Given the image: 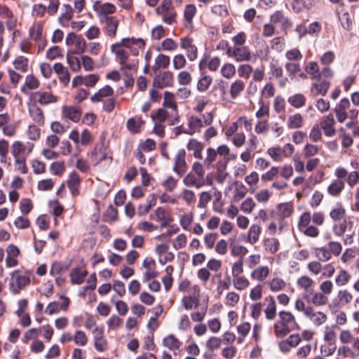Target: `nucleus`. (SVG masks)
Returning <instances> with one entry per match:
<instances>
[{
  "label": "nucleus",
  "instance_id": "1",
  "mask_svg": "<svg viewBox=\"0 0 359 359\" xmlns=\"http://www.w3.org/2000/svg\"><path fill=\"white\" fill-rule=\"evenodd\" d=\"M313 280L309 276H303L297 280L298 285L304 289V294L302 299H297L295 308L304 314L312 318L314 316V293L313 292Z\"/></svg>",
  "mask_w": 359,
  "mask_h": 359
},
{
  "label": "nucleus",
  "instance_id": "22",
  "mask_svg": "<svg viewBox=\"0 0 359 359\" xmlns=\"http://www.w3.org/2000/svg\"><path fill=\"white\" fill-rule=\"evenodd\" d=\"M162 344L177 355L180 353L183 343L175 335L170 334L163 339Z\"/></svg>",
  "mask_w": 359,
  "mask_h": 359
},
{
  "label": "nucleus",
  "instance_id": "10",
  "mask_svg": "<svg viewBox=\"0 0 359 359\" xmlns=\"http://www.w3.org/2000/svg\"><path fill=\"white\" fill-rule=\"evenodd\" d=\"M107 147L105 145L104 138L102 137L100 142L95 145L94 149L88 153L93 165L96 166L107 158Z\"/></svg>",
  "mask_w": 359,
  "mask_h": 359
},
{
  "label": "nucleus",
  "instance_id": "61",
  "mask_svg": "<svg viewBox=\"0 0 359 359\" xmlns=\"http://www.w3.org/2000/svg\"><path fill=\"white\" fill-rule=\"evenodd\" d=\"M178 44L176 41L172 38H166L163 40L158 50L172 52L176 50Z\"/></svg>",
  "mask_w": 359,
  "mask_h": 359
},
{
  "label": "nucleus",
  "instance_id": "46",
  "mask_svg": "<svg viewBox=\"0 0 359 359\" xmlns=\"http://www.w3.org/2000/svg\"><path fill=\"white\" fill-rule=\"evenodd\" d=\"M337 13L341 26L346 30H351L352 29L353 20L349 13L345 11L344 7L337 9Z\"/></svg>",
  "mask_w": 359,
  "mask_h": 359
},
{
  "label": "nucleus",
  "instance_id": "53",
  "mask_svg": "<svg viewBox=\"0 0 359 359\" xmlns=\"http://www.w3.org/2000/svg\"><path fill=\"white\" fill-rule=\"evenodd\" d=\"M13 65L15 70L25 73L28 71L29 60L25 56L19 55L15 57Z\"/></svg>",
  "mask_w": 359,
  "mask_h": 359
},
{
  "label": "nucleus",
  "instance_id": "16",
  "mask_svg": "<svg viewBox=\"0 0 359 359\" xmlns=\"http://www.w3.org/2000/svg\"><path fill=\"white\" fill-rule=\"evenodd\" d=\"M60 300L61 302L57 301L50 302L44 311L45 313L52 316L58 313L60 311H67L71 303L70 299L66 296H61Z\"/></svg>",
  "mask_w": 359,
  "mask_h": 359
},
{
  "label": "nucleus",
  "instance_id": "48",
  "mask_svg": "<svg viewBox=\"0 0 359 359\" xmlns=\"http://www.w3.org/2000/svg\"><path fill=\"white\" fill-rule=\"evenodd\" d=\"M170 62L168 55L159 54L155 59V63L152 67L154 72H158L160 69H166Z\"/></svg>",
  "mask_w": 359,
  "mask_h": 359
},
{
  "label": "nucleus",
  "instance_id": "35",
  "mask_svg": "<svg viewBox=\"0 0 359 359\" xmlns=\"http://www.w3.org/2000/svg\"><path fill=\"white\" fill-rule=\"evenodd\" d=\"M144 124L145 121H143L141 116H135L128 119L126 128L130 133L137 134L142 131Z\"/></svg>",
  "mask_w": 359,
  "mask_h": 359
},
{
  "label": "nucleus",
  "instance_id": "7",
  "mask_svg": "<svg viewBox=\"0 0 359 359\" xmlns=\"http://www.w3.org/2000/svg\"><path fill=\"white\" fill-rule=\"evenodd\" d=\"M203 119L196 116H191L188 118V128L182 133L193 135L195 133H200L201 128L204 126H210L213 121L214 115L212 112H207L203 116Z\"/></svg>",
  "mask_w": 359,
  "mask_h": 359
},
{
  "label": "nucleus",
  "instance_id": "2",
  "mask_svg": "<svg viewBox=\"0 0 359 359\" xmlns=\"http://www.w3.org/2000/svg\"><path fill=\"white\" fill-rule=\"evenodd\" d=\"M178 290L187 294L181 300V304L186 311H191L198 307L201 292L198 285L193 284L188 279H184L179 283Z\"/></svg>",
  "mask_w": 359,
  "mask_h": 359
},
{
  "label": "nucleus",
  "instance_id": "57",
  "mask_svg": "<svg viewBox=\"0 0 359 359\" xmlns=\"http://www.w3.org/2000/svg\"><path fill=\"white\" fill-rule=\"evenodd\" d=\"M334 272V267L332 264H328L323 266L320 264L316 262V275L321 273L325 277H330L333 275Z\"/></svg>",
  "mask_w": 359,
  "mask_h": 359
},
{
  "label": "nucleus",
  "instance_id": "11",
  "mask_svg": "<svg viewBox=\"0 0 359 359\" xmlns=\"http://www.w3.org/2000/svg\"><path fill=\"white\" fill-rule=\"evenodd\" d=\"M100 22L102 25V29L105 35L109 38L116 36L119 20L116 16L104 15L100 19Z\"/></svg>",
  "mask_w": 359,
  "mask_h": 359
},
{
  "label": "nucleus",
  "instance_id": "8",
  "mask_svg": "<svg viewBox=\"0 0 359 359\" xmlns=\"http://www.w3.org/2000/svg\"><path fill=\"white\" fill-rule=\"evenodd\" d=\"M334 175L337 179L329 185L327 191L332 196L337 197L344 189L345 183L342 180L346 177L348 170L343 167H338L334 171Z\"/></svg>",
  "mask_w": 359,
  "mask_h": 359
},
{
  "label": "nucleus",
  "instance_id": "17",
  "mask_svg": "<svg viewBox=\"0 0 359 359\" xmlns=\"http://www.w3.org/2000/svg\"><path fill=\"white\" fill-rule=\"evenodd\" d=\"M34 145L32 142L22 143L20 141H15L11 146V153L14 158H23L27 156L32 151Z\"/></svg>",
  "mask_w": 359,
  "mask_h": 359
},
{
  "label": "nucleus",
  "instance_id": "14",
  "mask_svg": "<svg viewBox=\"0 0 359 359\" xmlns=\"http://www.w3.org/2000/svg\"><path fill=\"white\" fill-rule=\"evenodd\" d=\"M163 105L165 108L170 109V126L175 125L180 121V115L177 109V104L172 93L165 91L164 93V100Z\"/></svg>",
  "mask_w": 359,
  "mask_h": 359
},
{
  "label": "nucleus",
  "instance_id": "6",
  "mask_svg": "<svg viewBox=\"0 0 359 359\" xmlns=\"http://www.w3.org/2000/svg\"><path fill=\"white\" fill-rule=\"evenodd\" d=\"M334 111L336 114L337 121L341 123H344L348 118L355 120L359 114L358 109L351 108V102L346 97L341 99L340 101L336 104Z\"/></svg>",
  "mask_w": 359,
  "mask_h": 359
},
{
  "label": "nucleus",
  "instance_id": "26",
  "mask_svg": "<svg viewBox=\"0 0 359 359\" xmlns=\"http://www.w3.org/2000/svg\"><path fill=\"white\" fill-rule=\"evenodd\" d=\"M32 97L41 105L55 104L58 101V97L50 91H36L33 93Z\"/></svg>",
  "mask_w": 359,
  "mask_h": 359
},
{
  "label": "nucleus",
  "instance_id": "24",
  "mask_svg": "<svg viewBox=\"0 0 359 359\" xmlns=\"http://www.w3.org/2000/svg\"><path fill=\"white\" fill-rule=\"evenodd\" d=\"M332 75V72L330 68L328 67H324L319 76L320 77L324 76L325 79H318V82H316V90L322 95H325L330 88V83L328 79L330 78Z\"/></svg>",
  "mask_w": 359,
  "mask_h": 359
},
{
  "label": "nucleus",
  "instance_id": "39",
  "mask_svg": "<svg viewBox=\"0 0 359 359\" xmlns=\"http://www.w3.org/2000/svg\"><path fill=\"white\" fill-rule=\"evenodd\" d=\"M0 17L6 19V27L11 30L15 25L13 21L14 13L13 11L6 5L0 3Z\"/></svg>",
  "mask_w": 359,
  "mask_h": 359
},
{
  "label": "nucleus",
  "instance_id": "36",
  "mask_svg": "<svg viewBox=\"0 0 359 359\" xmlns=\"http://www.w3.org/2000/svg\"><path fill=\"white\" fill-rule=\"evenodd\" d=\"M196 7L194 4L186 5L184 10V25L187 29H192L194 27L193 18L196 14Z\"/></svg>",
  "mask_w": 359,
  "mask_h": 359
},
{
  "label": "nucleus",
  "instance_id": "58",
  "mask_svg": "<svg viewBox=\"0 0 359 359\" xmlns=\"http://www.w3.org/2000/svg\"><path fill=\"white\" fill-rule=\"evenodd\" d=\"M251 329V325L248 322H245L237 326V332L239 337L237 338L238 344H242L245 337L248 334Z\"/></svg>",
  "mask_w": 359,
  "mask_h": 359
},
{
  "label": "nucleus",
  "instance_id": "23",
  "mask_svg": "<svg viewBox=\"0 0 359 359\" xmlns=\"http://www.w3.org/2000/svg\"><path fill=\"white\" fill-rule=\"evenodd\" d=\"M142 266L145 269L143 273V281L148 282L151 279L156 278L158 273L156 271V264L154 259L151 257H147L143 260Z\"/></svg>",
  "mask_w": 359,
  "mask_h": 359
},
{
  "label": "nucleus",
  "instance_id": "49",
  "mask_svg": "<svg viewBox=\"0 0 359 359\" xmlns=\"http://www.w3.org/2000/svg\"><path fill=\"white\" fill-rule=\"evenodd\" d=\"M43 24L42 22H34L29 29V34L32 39L39 41L43 34Z\"/></svg>",
  "mask_w": 359,
  "mask_h": 359
},
{
  "label": "nucleus",
  "instance_id": "3",
  "mask_svg": "<svg viewBox=\"0 0 359 359\" xmlns=\"http://www.w3.org/2000/svg\"><path fill=\"white\" fill-rule=\"evenodd\" d=\"M145 42L142 39L135 38H124L120 42H117L111 46V51L116 55L119 63H124L128 60V53L123 48H126L131 49L133 55H137L138 50L143 49Z\"/></svg>",
  "mask_w": 359,
  "mask_h": 359
},
{
  "label": "nucleus",
  "instance_id": "52",
  "mask_svg": "<svg viewBox=\"0 0 359 359\" xmlns=\"http://www.w3.org/2000/svg\"><path fill=\"white\" fill-rule=\"evenodd\" d=\"M212 83V78L210 75L202 74L198 79L196 88L199 92L203 93L207 91Z\"/></svg>",
  "mask_w": 359,
  "mask_h": 359
},
{
  "label": "nucleus",
  "instance_id": "59",
  "mask_svg": "<svg viewBox=\"0 0 359 359\" xmlns=\"http://www.w3.org/2000/svg\"><path fill=\"white\" fill-rule=\"evenodd\" d=\"M313 0H294L292 3L293 10L300 12L303 10H310L313 7Z\"/></svg>",
  "mask_w": 359,
  "mask_h": 359
},
{
  "label": "nucleus",
  "instance_id": "21",
  "mask_svg": "<svg viewBox=\"0 0 359 359\" xmlns=\"http://www.w3.org/2000/svg\"><path fill=\"white\" fill-rule=\"evenodd\" d=\"M185 158L186 151L183 149L179 150L174 158L173 171L180 177L183 176L188 169Z\"/></svg>",
  "mask_w": 359,
  "mask_h": 359
},
{
  "label": "nucleus",
  "instance_id": "60",
  "mask_svg": "<svg viewBox=\"0 0 359 359\" xmlns=\"http://www.w3.org/2000/svg\"><path fill=\"white\" fill-rule=\"evenodd\" d=\"M287 102L292 107L295 108H300L305 105L306 97L302 93H297L290 96L287 99Z\"/></svg>",
  "mask_w": 359,
  "mask_h": 359
},
{
  "label": "nucleus",
  "instance_id": "20",
  "mask_svg": "<svg viewBox=\"0 0 359 359\" xmlns=\"http://www.w3.org/2000/svg\"><path fill=\"white\" fill-rule=\"evenodd\" d=\"M294 210L293 204L290 202L280 203L277 205V213L275 219L278 220L279 229L283 226V219L292 215Z\"/></svg>",
  "mask_w": 359,
  "mask_h": 359
},
{
  "label": "nucleus",
  "instance_id": "41",
  "mask_svg": "<svg viewBox=\"0 0 359 359\" xmlns=\"http://www.w3.org/2000/svg\"><path fill=\"white\" fill-rule=\"evenodd\" d=\"M269 273L270 269L267 266H259L252 271L250 277L252 280L262 282L267 278Z\"/></svg>",
  "mask_w": 359,
  "mask_h": 359
},
{
  "label": "nucleus",
  "instance_id": "47",
  "mask_svg": "<svg viewBox=\"0 0 359 359\" xmlns=\"http://www.w3.org/2000/svg\"><path fill=\"white\" fill-rule=\"evenodd\" d=\"M221 157H218L217 152L212 147L206 150V157L204 160V165L207 168H216V163Z\"/></svg>",
  "mask_w": 359,
  "mask_h": 359
},
{
  "label": "nucleus",
  "instance_id": "54",
  "mask_svg": "<svg viewBox=\"0 0 359 359\" xmlns=\"http://www.w3.org/2000/svg\"><path fill=\"white\" fill-rule=\"evenodd\" d=\"M245 83L240 79L233 81L230 86V95L232 98L237 97L245 89Z\"/></svg>",
  "mask_w": 359,
  "mask_h": 359
},
{
  "label": "nucleus",
  "instance_id": "34",
  "mask_svg": "<svg viewBox=\"0 0 359 359\" xmlns=\"http://www.w3.org/2000/svg\"><path fill=\"white\" fill-rule=\"evenodd\" d=\"M88 275V271L82 267L73 268L69 273L70 282L72 285H81Z\"/></svg>",
  "mask_w": 359,
  "mask_h": 359
},
{
  "label": "nucleus",
  "instance_id": "38",
  "mask_svg": "<svg viewBox=\"0 0 359 359\" xmlns=\"http://www.w3.org/2000/svg\"><path fill=\"white\" fill-rule=\"evenodd\" d=\"M188 151H193V156L195 158L202 159V151L204 148L203 144L196 139L191 138L187 144Z\"/></svg>",
  "mask_w": 359,
  "mask_h": 359
},
{
  "label": "nucleus",
  "instance_id": "51",
  "mask_svg": "<svg viewBox=\"0 0 359 359\" xmlns=\"http://www.w3.org/2000/svg\"><path fill=\"white\" fill-rule=\"evenodd\" d=\"M232 283L234 288L239 291L245 290L250 286V280L244 276L233 278Z\"/></svg>",
  "mask_w": 359,
  "mask_h": 359
},
{
  "label": "nucleus",
  "instance_id": "45",
  "mask_svg": "<svg viewBox=\"0 0 359 359\" xmlns=\"http://www.w3.org/2000/svg\"><path fill=\"white\" fill-rule=\"evenodd\" d=\"M262 228L259 224H254L250 226L245 241L251 245L255 244L259 239Z\"/></svg>",
  "mask_w": 359,
  "mask_h": 359
},
{
  "label": "nucleus",
  "instance_id": "44",
  "mask_svg": "<svg viewBox=\"0 0 359 359\" xmlns=\"http://www.w3.org/2000/svg\"><path fill=\"white\" fill-rule=\"evenodd\" d=\"M29 113L32 120L39 126H43L45 116L43 110L37 105H32L29 107Z\"/></svg>",
  "mask_w": 359,
  "mask_h": 359
},
{
  "label": "nucleus",
  "instance_id": "15",
  "mask_svg": "<svg viewBox=\"0 0 359 359\" xmlns=\"http://www.w3.org/2000/svg\"><path fill=\"white\" fill-rule=\"evenodd\" d=\"M229 57L236 62H247L252 58V53L248 46H233L229 50Z\"/></svg>",
  "mask_w": 359,
  "mask_h": 359
},
{
  "label": "nucleus",
  "instance_id": "19",
  "mask_svg": "<svg viewBox=\"0 0 359 359\" xmlns=\"http://www.w3.org/2000/svg\"><path fill=\"white\" fill-rule=\"evenodd\" d=\"M221 65V58L219 56L211 57L210 55H204L198 63L200 71L208 68L210 72L218 70Z\"/></svg>",
  "mask_w": 359,
  "mask_h": 359
},
{
  "label": "nucleus",
  "instance_id": "27",
  "mask_svg": "<svg viewBox=\"0 0 359 359\" xmlns=\"http://www.w3.org/2000/svg\"><path fill=\"white\" fill-rule=\"evenodd\" d=\"M335 123L333 115L332 114H329L322 118L320 122V128L323 131L326 136L332 137L336 133L334 128Z\"/></svg>",
  "mask_w": 359,
  "mask_h": 359
},
{
  "label": "nucleus",
  "instance_id": "63",
  "mask_svg": "<svg viewBox=\"0 0 359 359\" xmlns=\"http://www.w3.org/2000/svg\"><path fill=\"white\" fill-rule=\"evenodd\" d=\"M88 342L86 334L81 330H76L74 334V343L79 346H86Z\"/></svg>",
  "mask_w": 359,
  "mask_h": 359
},
{
  "label": "nucleus",
  "instance_id": "42",
  "mask_svg": "<svg viewBox=\"0 0 359 359\" xmlns=\"http://www.w3.org/2000/svg\"><path fill=\"white\" fill-rule=\"evenodd\" d=\"M150 217L158 222H161L163 225L167 224L170 221L169 212L163 207L157 208Z\"/></svg>",
  "mask_w": 359,
  "mask_h": 359
},
{
  "label": "nucleus",
  "instance_id": "55",
  "mask_svg": "<svg viewBox=\"0 0 359 359\" xmlns=\"http://www.w3.org/2000/svg\"><path fill=\"white\" fill-rule=\"evenodd\" d=\"M236 73V67L233 64L230 62H225L221 67V75L227 79L233 78Z\"/></svg>",
  "mask_w": 359,
  "mask_h": 359
},
{
  "label": "nucleus",
  "instance_id": "62",
  "mask_svg": "<svg viewBox=\"0 0 359 359\" xmlns=\"http://www.w3.org/2000/svg\"><path fill=\"white\" fill-rule=\"evenodd\" d=\"M285 68L291 79L295 78L301 71L300 65L298 62H287L285 65Z\"/></svg>",
  "mask_w": 359,
  "mask_h": 359
},
{
  "label": "nucleus",
  "instance_id": "12",
  "mask_svg": "<svg viewBox=\"0 0 359 359\" xmlns=\"http://www.w3.org/2000/svg\"><path fill=\"white\" fill-rule=\"evenodd\" d=\"M180 47L184 50L189 61L194 62L198 58V49L192 37L187 36L180 38Z\"/></svg>",
  "mask_w": 359,
  "mask_h": 359
},
{
  "label": "nucleus",
  "instance_id": "18",
  "mask_svg": "<svg viewBox=\"0 0 359 359\" xmlns=\"http://www.w3.org/2000/svg\"><path fill=\"white\" fill-rule=\"evenodd\" d=\"M270 22L275 25L280 24V29L285 35L287 34V30L292 27V22L291 20L285 16L283 11H276L270 15Z\"/></svg>",
  "mask_w": 359,
  "mask_h": 359
},
{
  "label": "nucleus",
  "instance_id": "56",
  "mask_svg": "<svg viewBox=\"0 0 359 359\" xmlns=\"http://www.w3.org/2000/svg\"><path fill=\"white\" fill-rule=\"evenodd\" d=\"M267 285L273 292L283 290L286 286L285 282L278 276L273 277L271 280L268 281Z\"/></svg>",
  "mask_w": 359,
  "mask_h": 359
},
{
  "label": "nucleus",
  "instance_id": "33",
  "mask_svg": "<svg viewBox=\"0 0 359 359\" xmlns=\"http://www.w3.org/2000/svg\"><path fill=\"white\" fill-rule=\"evenodd\" d=\"M53 71L57 75L60 82L67 86L70 81V73L62 63L57 62L53 65Z\"/></svg>",
  "mask_w": 359,
  "mask_h": 359
},
{
  "label": "nucleus",
  "instance_id": "25",
  "mask_svg": "<svg viewBox=\"0 0 359 359\" xmlns=\"http://www.w3.org/2000/svg\"><path fill=\"white\" fill-rule=\"evenodd\" d=\"M81 181L82 178L77 172L72 171L69 173L66 184L73 196L79 195Z\"/></svg>",
  "mask_w": 359,
  "mask_h": 359
},
{
  "label": "nucleus",
  "instance_id": "43",
  "mask_svg": "<svg viewBox=\"0 0 359 359\" xmlns=\"http://www.w3.org/2000/svg\"><path fill=\"white\" fill-rule=\"evenodd\" d=\"M113 94V88L110 86L107 85L100 88L97 92L92 95L90 100L92 102H101L104 98L111 97Z\"/></svg>",
  "mask_w": 359,
  "mask_h": 359
},
{
  "label": "nucleus",
  "instance_id": "37",
  "mask_svg": "<svg viewBox=\"0 0 359 359\" xmlns=\"http://www.w3.org/2000/svg\"><path fill=\"white\" fill-rule=\"evenodd\" d=\"M264 300L267 303L264 310L265 317L268 320H272L275 319L277 314L275 299L272 296H268Z\"/></svg>",
  "mask_w": 359,
  "mask_h": 359
},
{
  "label": "nucleus",
  "instance_id": "5",
  "mask_svg": "<svg viewBox=\"0 0 359 359\" xmlns=\"http://www.w3.org/2000/svg\"><path fill=\"white\" fill-rule=\"evenodd\" d=\"M32 273L29 271L15 270L11 273L9 287L11 292L17 294L30 284Z\"/></svg>",
  "mask_w": 359,
  "mask_h": 359
},
{
  "label": "nucleus",
  "instance_id": "29",
  "mask_svg": "<svg viewBox=\"0 0 359 359\" xmlns=\"http://www.w3.org/2000/svg\"><path fill=\"white\" fill-rule=\"evenodd\" d=\"M228 163V158H220L216 163L215 180L219 184H223L229 177V173L226 171Z\"/></svg>",
  "mask_w": 359,
  "mask_h": 359
},
{
  "label": "nucleus",
  "instance_id": "4",
  "mask_svg": "<svg viewBox=\"0 0 359 359\" xmlns=\"http://www.w3.org/2000/svg\"><path fill=\"white\" fill-rule=\"evenodd\" d=\"M299 327L294 315L287 311H281L273 325V333L277 338H284L290 332L299 330Z\"/></svg>",
  "mask_w": 359,
  "mask_h": 359
},
{
  "label": "nucleus",
  "instance_id": "64",
  "mask_svg": "<svg viewBox=\"0 0 359 359\" xmlns=\"http://www.w3.org/2000/svg\"><path fill=\"white\" fill-rule=\"evenodd\" d=\"M187 65L186 56L182 53L176 54L172 57V67L175 70L184 69Z\"/></svg>",
  "mask_w": 359,
  "mask_h": 359
},
{
  "label": "nucleus",
  "instance_id": "9",
  "mask_svg": "<svg viewBox=\"0 0 359 359\" xmlns=\"http://www.w3.org/2000/svg\"><path fill=\"white\" fill-rule=\"evenodd\" d=\"M294 151V146L287 143L283 147L280 146L271 147L267 149V154L274 161L280 162L283 159L290 157Z\"/></svg>",
  "mask_w": 359,
  "mask_h": 359
},
{
  "label": "nucleus",
  "instance_id": "50",
  "mask_svg": "<svg viewBox=\"0 0 359 359\" xmlns=\"http://www.w3.org/2000/svg\"><path fill=\"white\" fill-rule=\"evenodd\" d=\"M264 248L266 252L270 254L276 253L280 248V243L278 238H268L264 242Z\"/></svg>",
  "mask_w": 359,
  "mask_h": 359
},
{
  "label": "nucleus",
  "instance_id": "31",
  "mask_svg": "<svg viewBox=\"0 0 359 359\" xmlns=\"http://www.w3.org/2000/svg\"><path fill=\"white\" fill-rule=\"evenodd\" d=\"M93 9L97 12L99 19L104 15L114 14L116 12V7L111 3L101 4L99 1H96L93 4Z\"/></svg>",
  "mask_w": 359,
  "mask_h": 359
},
{
  "label": "nucleus",
  "instance_id": "13",
  "mask_svg": "<svg viewBox=\"0 0 359 359\" xmlns=\"http://www.w3.org/2000/svg\"><path fill=\"white\" fill-rule=\"evenodd\" d=\"M155 77L153 79V87L158 89L172 87L175 83L174 74L169 70L154 72Z\"/></svg>",
  "mask_w": 359,
  "mask_h": 359
},
{
  "label": "nucleus",
  "instance_id": "40",
  "mask_svg": "<svg viewBox=\"0 0 359 359\" xmlns=\"http://www.w3.org/2000/svg\"><path fill=\"white\" fill-rule=\"evenodd\" d=\"M63 10V12L58 18V21L62 27H69L70 26V20L73 18L74 11L69 4H64Z\"/></svg>",
  "mask_w": 359,
  "mask_h": 359
},
{
  "label": "nucleus",
  "instance_id": "28",
  "mask_svg": "<svg viewBox=\"0 0 359 359\" xmlns=\"http://www.w3.org/2000/svg\"><path fill=\"white\" fill-rule=\"evenodd\" d=\"M81 115L82 111L80 107L67 105L62 107V116L65 119L78 123L81 118Z\"/></svg>",
  "mask_w": 359,
  "mask_h": 359
},
{
  "label": "nucleus",
  "instance_id": "32",
  "mask_svg": "<svg viewBox=\"0 0 359 359\" xmlns=\"http://www.w3.org/2000/svg\"><path fill=\"white\" fill-rule=\"evenodd\" d=\"M311 217L309 212H304L302 215L299 222V229L301 231L304 232L306 235L309 236H314V227L309 226Z\"/></svg>",
  "mask_w": 359,
  "mask_h": 359
},
{
  "label": "nucleus",
  "instance_id": "30",
  "mask_svg": "<svg viewBox=\"0 0 359 359\" xmlns=\"http://www.w3.org/2000/svg\"><path fill=\"white\" fill-rule=\"evenodd\" d=\"M40 86V81L33 74H27L25 76V83L20 88L22 93L28 94L29 91L36 90Z\"/></svg>",
  "mask_w": 359,
  "mask_h": 359
}]
</instances>
